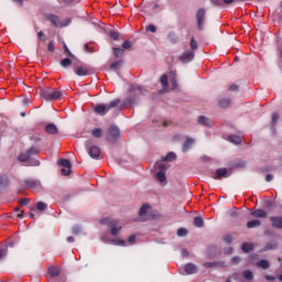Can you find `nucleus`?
Returning a JSON list of instances; mask_svg holds the SVG:
<instances>
[{
	"mask_svg": "<svg viewBox=\"0 0 282 282\" xmlns=\"http://www.w3.org/2000/svg\"><path fill=\"white\" fill-rule=\"evenodd\" d=\"M24 184L26 186V188H39L41 186V182L34 180V178H28L26 181H24Z\"/></svg>",
	"mask_w": 282,
	"mask_h": 282,
	"instance_id": "nucleus-12",
	"label": "nucleus"
},
{
	"mask_svg": "<svg viewBox=\"0 0 282 282\" xmlns=\"http://www.w3.org/2000/svg\"><path fill=\"white\" fill-rule=\"evenodd\" d=\"M91 135L94 138H102V129L100 128H95L93 131H91Z\"/></svg>",
	"mask_w": 282,
	"mask_h": 282,
	"instance_id": "nucleus-33",
	"label": "nucleus"
},
{
	"mask_svg": "<svg viewBox=\"0 0 282 282\" xmlns=\"http://www.w3.org/2000/svg\"><path fill=\"white\" fill-rule=\"evenodd\" d=\"M8 184H9L8 175L6 174L0 175V192L6 191V188H8Z\"/></svg>",
	"mask_w": 282,
	"mask_h": 282,
	"instance_id": "nucleus-15",
	"label": "nucleus"
},
{
	"mask_svg": "<svg viewBox=\"0 0 282 282\" xmlns=\"http://www.w3.org/2000/svg\"><path fill=\"white\" fill-rule=\"evenodd\" d=\"M170 83L173 89H177V75L175 72H170Z\"/></svg>",
	"mask_w": 282,
	"mask_h": 282,
	"instance_id": "nucleus-18",
	"label": "nucleus"
},
{
	"mask_svg": "<svg viewBox=\"0 0 282 282\" xmlns=\"http://www.w3.org/2000/svg\"><path fill=\"white\" fill-rule=\"evenodd\" d=\"M250 216L253 217V219H267L268 212L264 209H253L250 212Z\"/></svg>",
	"mask_w": 282,
	"mask_h": 282,
	"instance_id": "nucleus-8",
	"label": "nucleus"
},
{
	"mask_svg": "<svg viewBox=\"0 0 282 282\" xmlns=\"http://www.w3.org/2000/svg\"><path fill=\"white\" fill-rule=\"evenodd\" d=\"M257 265L258 268H262V270H268V268H270V262H268V260H260Z\"/></svg>",
	"mask_w": 282,
	"mask_h": 282,
	"instance_id": "nucleus-28",
	"label": "nucleus"
},
{
	"mask_svg": "<svg viewBox=\"0 0 282 282\" xmlns=\"http://www.w3.org/2000/svg\"><path fill=\"white\" fill-rule=\"evenodd\" d=\"M198 123L204 127H210V119H208V117L200 116L198 117Z\"/></svg>",
	"mask_w": 282,
	"mask_h": 282,
	"instance_id": "nucleus-23",
	"label": "nucleus"
},
{
	"mask_svg": "<svg viewBox=\"0 0 282 282\" xmlns=\"http://www.w3.org/2000/svg\"><path fill=\"white\" fill-rule=\"evenodd\" d=\"M272 180H274V176H272V174H267L265 182H272Z\"/></svg>",
	"mask_w": 282,
	"mask_h": 282,
	"instance_id": "nucleus-60",
	"label": "nucleus"
},
{
	"mask_svg": "<svg viewBox=\"0 0 282 282\" xmlns=\"http://www.w3.org/2000/svg\"><path fill=\"white\" fill-rule=\"evenodd\" d=\"M112 51L115 52L116 58H118V56H122V54H124V50L120 48V47H112Z\"/></svg>",
	"mask_w": 282,
	"mask_h": 282,
	"instance_id": "nucleus-38",
	"label": "nucleus"
},
{
	"mask_svg": "<svg viewBox=\"0 0 282 282\" xmlns=\"http://www.w3.org/2000/svg\"><path fill=\"white\" fill-rule=\"evenodd\" d=\"M216 176L218 180H221V177H228V170L226 167L216 170Z\"/></svg>",
	"mask_w": 282,
	"mask_h": 282,
	"instance_id": "nucleus-17",
	"label": "nucleus"
},
{
	"mask_svg": "<svg viewBox=\"0 0 282 282\" xmlns=\"http://www.w3.org/2000/svg\"><path fill=\"white\" fill-rule=\"evenodd\" d=\"M88 155L93 158V160H102V152L98 145H91L88 149Z\"/></svg>",
	"mask_w": 282,
	"mask_h": 282,
	"instance_id": "nucleus-7",
	"label": "nucleus"
},
{
	"mask_svg": "<svg viewBox=\"0 0 282 282\" xmlns=\"http://www.w3.org/2000/svg\"><path fill=\"white\" fill-rule=\"evenodd\" d=\"M155 170L159 171L160 173H166V165L162 162H156Z\"/></svg>",
	"mask_w": 282,
	"mask_h": 282,
	"instance_id": "nucleus-26",
	"label": "nucleus"
},
{
	"mask_svg": "<svg viewBox=\"0 0 282 282\" xmlns=\"http://www.w3.org/2000/svg\"><path fill=\"white\" fill-rule=\"evenodd\" d=\"M241 249L243 252H252L253 247H252V243L245 242V243H242Z\"/></svg>",
	"mask_w": 282,
	"mask_h": 282,
	"instance_id": "nucleus-31",
	"label": "nucleus"
},
{
	"mask_svg": "<svg viewBox=\"0 0 282 282\" xmlns=\"http://www.w3.org/2000/svg\"><path fill=\"white\" fill-rule=\"evenodd\" d=\"M195 228H204V219L199 216L194 218Z\"/></svg>",
	"mask_w": 282,
	"mask_h": 282,
	"instance_id": "nucleus-24",
	"label": "nucleus"
},
{
	"mask_svg": "<svg viewBox=\"0 0 282 282\" xmlns=\"http://www.w3.org/2000/svg\"><path fill=\"white\" fill-rule=\"evenodd\" d=\"M78 232H80V227L78 226L73 227V235H78Z\"/></svg>",
	"mask_w": 282,
	"mask_h": 282,
	"instance_id": "nucleus-57",
	"label": "nucleus"
},
{
	"mask_svg": "<svg viewBox=\"0 0 282 282\" xmlns=\"http://www.w3.org/2000/svg\"><path fill=\"white\" fill-rule=\"evenodd\" d=\"M128 243H135V235H131L130 237H128Z\"/></svg>",
	"mask_w": 282,
	"mask_h": 282,
	"instance_id": "nucleus-53",
	"label": "nucleus"
},
{
	"mask_svg": "<svg viewBox=\"0 0 282 282\" xmlns=\"http://www.w3.org/2000/svg\"><path fill=\"white\" fill-rule=\"evenodd\" d=\"M37 37H39L41 41H45V34L43 33V31L37 32Z\"/></svg>",
	"mask_w": 282,
	"mask_h": 282,
	"instance_id": "nucleus-55",
	"label": "nucleus"
},
{
	"mask_svg": "<svg viewBox=\"0 0 282 282\" xmlns=\"http://www.w3.org/2000/svg\"><path fill=\"white\" fill-rule=\"evenodd\" d=\"M173 160H177V154H175V152H169V153L162 159V162H173Z\"/></svg>",
	"mask_w": 282,
	"mask_h": 282,
	"instance_id": "nucleus-19",
	"label": "nucleus"
},
{
	"mask_svg": "<svg viewBox=\"0 0 282 282\" xmlns=\"http://www.w3.org/2000/svg\"><path fill=\"white\" fill-rule=\"evenodd\" d=\"M46 21H48L53 28H67V25L72 24V19L67 18L65 21H62L58 15L52 13L46 14Z\"/></svg>",
	"mask_w": 282,
	"mask_h": 282,
	"instance_id": "nucleus-3",
	"label": "nucleus"
},
{
	"mask_svg": "<svg viewBox=\"0 0 282 282\" xmlns=\"http://www.w3.org/2000/svg\"><path fill=\"white\" fill-rule=\"evenodd\" d=\"M30 153H21L19 156H18V160L19 162H28V160H30Z\"/></svg>",
	"mask_w": 282,
	"mask_h": 282,
	"instance_id": "nucleus-34",
	"label": "nucleus"
},
{
	"mask_svg": "<svg viewBox=\"0 0 282 282\" xmlns=\"http://www.w3.org/2000/svg\"><path fill=\"white\" fill-rule=\"evenodd\" d=\"M225 6H230V3H235V0H223Z\"/></svg>",
	"mask_w": 282,
	"mask_h": 282,
	"instance_id": "nucleus-63",
	"label": "nucleus"
},
{
	"mask_svg": "<svg viewBox=\"0 0 282 282\" xmlns=\"http://www.w3.org/2000/svg\"><path fill=\"white\" fill-rule=\"evenodd\" d=\"M62 174H64L65 176L72 175V169L63 167L62 169Z\"/></svg>",
	"mask_w": 282,
	"mask_h": 282,
	"instance_id": "nucleus-49",
	"label": "nucleus"
},
{
	"mask_svg": "<svg viewBox=\"0 0 282 282\" xmlns=\"http://www.w3.org/2000/svg\"><path fill=\"white\" fill-rule=\"evenodd\" d=\"M212 3L214 6H223L224 4V2L221 0H212Z\"/></svg>",
	"mask_w": 282,
	"mask_h": 282,
	"instance_id": "nucleus-58",
	"label": "nucleus"
},
{
	"mask_svg": "<svg viewBox=\"0 0 282 282\" xmlns=\"http://www.w3.org/2000/svg\"><path fill=\"white\" fill-rule=\"evenodd\" d=\"M74 72L77 76H89V74H91V69L87 66H78Z\"/></svg>",
	"mask_w": 282,
	"mask_h": 282,
	"instance_id": "nucleus-10",
	"label": "nucleus"
},
{
	"mask_svg": "<svg viewBox=\"0 0 282 282\" xmlns=\"http://www.w3.org/2000/svg\"><path fill=\"white\" fill-rule=\"evenodd\" d=\"M156 180L159 182H165L166 181V172H158L156 173Z\"/></svg>",
	"mask_w": 282,
	"mask_h": 282,
	"instance_id": "nucleus-36",
	"label": "nucleus"
},
{
	"mask_svg": "<svg viewBox=\"0 0 282 282\" xmlns=\"http://www.w3.org/2000/svg\"><path fill=\"white\" fill-rule=\"evenodd\" d=\"M242 276L247 280V281H252V279H254V275L252 274V271L247 270L242 273Z\"/></svg>",
	"mask_w": 282,
	"mask_h": 282,
	"instance_id": "nucleus-35",
	"label": "nucleus"
},
{
	"mask_svg": "<svg viewBox=\"0 0 282 282\" xmlns=\"http://www.w3.org/2000/svg\"><path fill=\"white\" fill-rule=\"evenodd\" d=\"M182 257H188V250L183 249L182 250Z\"/></svg>",
	"mask_w": 282,
	"mask_h": 282,
	"instance_id": "nucleus-64",
	"label": "nucleus"
},
{
	"mask_svg": "<svg viewBox=\"0 0 282 282\" xmlns=\"http://www.w3.org/2000/svg\"><path fill=\"white\" fill-rule=\"evenodd\" d=\"M229 91H238L239 90V86H237V84H232L229 86Z\"/></svg>",
	"mask_w": 282,
	"mask_h": 282,
	"instance_id": "nucleus-52",
	"label": "nucleus"
},
{
	"mask_svg": "<svg viewBox=\"0 0 282 282\" xmlns=\"http://www.w3.org/2000/svg\"><path fill=\"white\" fill-rule=\"evenodd\" d=\"M147 32H152V34H155L158 32V28L155 25L150 24L145 28Z\"/></svg>",
	"mask_w": 282,
	"mask_h": 282,
	"instance_id": "nucleus-46",
	"label": "nucleus"
},
{
	"mask_svg": "<svg viewBox=\"0 0 282 282\" xmlns=\"http://www.w3.org/2000/svg\"><path fill=\"white\" fill-rule=\"evenodd\" d=\"M61 65H62V67L67 68V67L72 66V59L64 58L61 61Z\"/></svg>",
	"mask_w": 282,
	"mask_h": 282,
	"instance_id": "nucleus-39",
	"label": "nucleus"
},
{
	"mask_svg": "<svg viewBox=\"0 0 282 282\" xmlns=\"http://www.w3.org/2000/svg\"><path fill=\"white\" fill-rule=\"evenodd\" d=\"M188 235V231L185 228H180L177 230V236L178 237H186Z\"/></svg>",
	"mask_w": 282,
	"mask_h": 282,
	"instance_id": "nucleus-45",
	"label": "nucleus"
},
{
	"mask_svg": "<svg viewBox=\"0 0 282 282\" xmlns=\"http://www.w3.org/2000/svg\"><path fill=\"white\" fill-rule=\"evenodd\" d=\"M45 132L48 135H58V127L54 123H48L45 126Z\"/></svg>",
	"mask_w": 282,
	"mask_h": 282,
	"instance_id": "nucleus-11",
	"label": "nucleus"
},
{
	"mask_svg": "<svg viewBox=\"0 0 282 282\" xmlns=\"http://www.w3.org/2000/svg\"><path fill=\"white\" fill-rule=\"evenodd\" d=\"M41 165V161L39 160H33L30 164V166H40Z\"/></svg>",
	"mask_w": 282,
	"mask_h": 282,
	"instance_id": "nucleus-56",
	"label": "nucleus"
},
{
	"mask_svg": "<svg viewBox=\"0 0 282 282\" xmlns=\"http://www.w3.org/2000/svg\"><path fill=\"white\" fill-rule=\"evenodd\" d=\"M246 228H248V230H252L253 228H261V220H259L258 218L251 219L247 221Z\"/></svg>",
	"mask_w": 282,
	"mask_h": 282,
	"instance_id": "nucleus-13",
	"label": "nucleus"
},
{
	"mask_svg": "<svg viewBox=\"0 0 282 282\" xmlns=\"http://www.w3.org/2000/svg\"><path fill=\"white\" fill-rule=\"evenodd\" d=\"M26 153H29V156L32 158V155H39V149L37 148H30Z\"/></svg>",
	"mask_w": 282,
	"mask_h": 282,
	"instance_id": "nucleus-40",
	"label": "nucleus"
},
{
	"mask_svg": "<svg viewBox=\"0 0 282 282\" xmlns=\"http://www.w3.org/2000/svg\"><path fill=\"white\" fill-rule=\"evenodd\" d=\"M28 204H30V199L29 198H22L20 200V206H28Z\"/></svg>",
	"mask_w": 282,
	"mask_h": 282,
	"instance_id": "nucleus-51",
	"label": "nucleus"
},
{
	"mask_svg": "<svg viewBox=\"0 0 282 282\" xmlns=\"http://www.w3.org/2000/svg\"><path fill=\"white\" fill-rule=\"evenodd\" d=\"M193 58H195V52L193 51H187L180 56L182 63H191Z\"/></svg>",
	"mask_w": 282,
	"mask_h": 282,
	"instance_id": "nucleus-9",
	"label": "nucleus"
},
{
	"mask_svg": "<svg viewBox=\"0 0 282 282\" xmlns=\"http://www.w3.org/2000/svg\"><path fill=\"white\" fill-rule=\"evenodd\" d=\"M123 50H131V42L129 40H126L122 44Z\"/></svg>",
	"mask_w": 282,
	"mask_h": 282,
	"instance_id": "nucleus-47",
	"label": "nucleus"
},
{
	"mask_svg": "<svg viewBox=\"0 0 282 282\" xmlns=\"http://www.w3.org/2000/svg\"><path fill=\"white\" fill-rule=\"evenodd\" d=\"M184 270L186 274H197V265H195L194 263L185 264Z\"/></svg>",
	"mask_w": 282,
	"mask_h": 282,
	"instance_id": "nucleus-14",
	"label": "nucleus"
},
{
	"mask_svg": "<svg viewBox=\"0 0 282 282\" xmlns=\"http://www.w3.org/2000/svg\"><path fill=\"white\" fill-rule=\"evenodd\" d=\"M112 243L115 246H127V241L122 240V239H113Z\"/></svg>",
	"mask_w": 282,
	"mask_h": 282,
	"instance_id": "nucleus-43",
	"label": "nucleus"
},
{
	"mask_svg": "<svg viewBox=\"0 0 282 282\" xmlns=\"http://www.w3.org/2000/svg\"><path fill=\"white\" fill-rule=\"evenodd\" d=\"M109 36L112 39V41H118V39H120V34L116 31H110Z\"/></svg>",
	"mask_w": 282,
	"mask_h": 282,
	"instance_id": "nucleus-42",
	"label": "nucleus"
},
{
	"mask_svg": "<svg viewBox=\"0 0 282 282\" xmlns=\"http://www.w3.org/2000/svg\"><path fill=\"white\" fill-rule=\"evenodd\" d=\"M35 208L40 210V213H43L44 210H47V204L44 202H37Z\"/></svg>",
	"mask_w": 282,
	"mask_h": 282,
	"instance_id": "nucleus-27",
	"label": "nucleus"
},
{
	"mask_svg": "<svg viewBox=\"0 0 282 282\" xmlns=\"http://www.w3.org/2000/svg\"><path fill=\"white\" fill-rule=\"evenodd\" d=\"M192 144H195V140L192 138H186L184 144H183V153H186V151H188L192 147Z\"/></svg>",
	"mask_w": 282,
	"mask_h": 282,
	"instance_id": "nucleus-16",
	"label": "nucleus"
},
{
	"mask_svg": "<svg viewBox=\"0 0 282 282\" xmlns=\"http://www.w3.org/2000/svg\"><path fill=\"white\" fill-rule=\"evenodd\" d=\"M105 224L108 225L109 228H111L110 235L112 237H118V235L120 234V231L122 230V226H118V220H109L106 219Z\"/></svg>",
	"mask_w": 282,
	"mask_h": 282,
	"instance_id": "nucleus-5",
	"label": "nucleus"
},
{
	"mask_svg": "<svg viewBox=\"0 0 282 282\" xmlns=\"http://www.w3.org/2000/svg\"><path fill=\"white\" fill-rule=\"evenodd\" d=\"M58 164L59 166H63V169H72V162L67 159H61Z\"/></svg>",
	"mask_w": 282,
	"mask_h": 282,
	"instance_id": "nucleus-22",
	"label": "nucleus"
},
{
	"mask_svg": "<svg viewBox=\"0 0 282 282\" xmlns=\"http://www.w3.org/2000/svg\"><path fill=\"white\" fill-rule=\"evenodd\" d=\"M118 138H120V128L118 126H111L107 132V141L117 142Z\"/></svg>",
	"mask_w": 282,
	"mask_h": 282,
	"instance_id": "nucleus-4",
	"label": "nucleus"
},
{
	"mask_svg": "<svg viewBox=\"0 0 282 282\" xmlns=\"http://www.w3.org/2000/svg\"><path fill=\"white\" fill-rule=\"evenodd\" d=\"M120 67H122V59L113 62L112 64H110V69L112 70H117L120 69Z\"/></svg>",
	"mask_w": 282,
	"mask_h": 282,
	"instance_id": "nucleus-32",
	"label": "nucleus"
},
{
	"mask_svg": "<svg viewBox=\"0 0 282 282\" xmlns=\"http://www.w3.org/2000/svg\"><path fill=\"white\" fill-rule=\"evenodd\" d=\"M120 105V99H115L107 105L99 104L95 106L94 111L98 113V116H107L111 109H116V107Z\"/></svg>",
	"mask_w": 282,
	"mask_h": 282,
	"instance_id": "nucleus-2",
	"label": "nucleus"
},
{
	"mask_svg": "<svg viewBox=\"0 0 282 282\" xmlns=\"http://www.w3.org/2000/svg\"><path fill=\"white\" fill-rule=\"evenodd\" d=\"M271 120H272V124L274 127V124H276V122H279V113H273Z\"/></svg>",
	"mask_w": 282,
	"mask_h": 282,
	"instance_id": "nucleus-48",
	"label": "nucleus"
},
{
	"mask_svg": "<svg viewBox=\"0 0 282 282\" xmlns=\"http://www.w3.org/2000/svg\"><path fill=\"white\" fill-rule=\"evenodd\" d=\"M47 50H48V52H54V41H51L50 43H48V46H47Z\"/></svg>",
	"mask_w": 282,
	"mask_h": 282,
	"instance_id": "nucleus-54",
	"label": "nucleus"
},
{
	"mask_svg": "<svg viewBox=\"0 0 282 282\" xmlns=\"http://www.w3.org/2000/svg\"><path fill=\"white\" fill-rule=\"evenodd\" d=\"M64 53L66 54V56H74V54H72V51H69V47H67V44H64Z\"/></svg>",
	"mask_w": 282,
	"mask_h": 282,
	"instance_id": "nucleus-50",
	"label": "nucleus"
},
{
	"mask_svg": "<svg viewBox=\"0 0 282 282\" xmlns=\"http://www.w3.org/2000/svg\"><path fill=\"white\" fill-rule=\"evenodd\" d=\"M160 83H161L163 89H169V75L167 74L162 75Z\"/></svg>",
	"mask_w": 282,
	"mask_h": 282,
	"instance_id": "nucleus-21",
	"label": "nucleus"
},
{
	"mask_svg": "<svg viewBox=\"0 0 282 282\" xmlns=\"http://www.w3.org/2000/svg\"><path fill=\"white\" fill-rule=\"evenodd\" d=\"M214 265H215V262H206L204 264V268H214Z\"/></svg>",
	"mask_w": 282,
	"mask_h": 282,
	"instance_id": "nucleus-61",
	"label": "nucleus"
},
{
	"mask_svg": "<svg viewBox=\"0 0 282 282\" xmlns=\"http://www.w3.org/2000/svg\"><path fill=\"white\" fill-rule=\"evenodd\" d=\"M130 91H139V94H142L143 89H142V86L140 85H131Z\"/></svg>",
	"mask_w": 282,
	"mask_h": 282,
	"instance_id": "nucleus-41",
	"label": "nucleus"
},
{
	"mask_svg": "<svg viewBox=\"0 0 282 282\" xmlns=\"http://www.w3.org/2000/svg\"><path fill=\"white\" fill-rule=\"evenodd\" d=\"M151 208V206L149 204H144L141 206L140 210H139V216L140 217H144V215H147L148 210Z\"/></svg>",
	"mask_w": 282,
	"mask_h": 282,
	"instance_id": "nucleus-25",
	"label": "nucleus"
},
{
	"mask_svg": "<svg viewBox=\"0 0 282 282\" xmlns=\"http://www.w3.org/2000/svg\"><path fill=\"white\" fill-rule=\"evenodd\" d=\"M189 45H191L192 52H195V50H197L199 47V45L197 44V41L195 40V37L191 39Z\"/></svg>",
	"mask_w": 282,
	"mask_h": 282,
	"instance_id": "nucleus-37",
	"label": "nucleus"
},
{
	"mask_svg": "<svg viewBox=\"0 0 282 282\" xmlns=\"http://www.w3.org/2000/svg\"><path fill=\"white\" fill-rule=\"evenodd\" d=\"M218 107H220L221 109H226L228 107H230V99L229 98H223L218 101Z\"/></svg>",
	"mask_w": 282,
	"mask_h": 282,
	"instance_id": "nucleus-20",
	"label": "nucleus"
},
{
	"mask_svg": "<svg viewBox=\"0 0 282 282\" xmlns=\"http://www.w3.org/2000/svg\"><path fill=\"white\" fill-rule=\"evenodd\" d=\"M48 274H50L51 276H58V275L61 274V271H59L58 268H56V267H51V268L48 269Z\"/></svg>",
	"mask_w": 282,
	"mask_h": 282,
	"instance_id": "nucleus-29",
	"label": "nucleus"
},
{
	"mask_svg": "<svg viewBox=\"0 0 282 282\" xmlns=\"http://www.w3.org/2000/svg\"><path fill=\"white\" fill-rule=\"evenodd\" d=\"M40 96L43 100H46V102H53L54 100H58V98L63 96V93L59 90H52V88H42L40 89Z\"/></svg>",
	"mask_w": 282,
	"mask_h": 282,
	"instance_id": "nucleus-1",
	"label": "nucleus"
},
{
	"mask_svg": "<svg viewBox=\"0 0 282 282\" xmlns=\"http://www.w3.org/2000/svg\"><path fill=\"white\" fill-rule=\"evenodd\" d=\"M229 142H232V144H241V138L239 135H229Z\"/></svg>",
	"mask_w": 282,
	"mask_h": 282,
	"instance_id": "nucleus-30",
	"label": "nucleus"
},
{
	"mask_svg": "<svg viewBox=\"0 0 282 282\" xmlns=\"http://www.w3.org/2000/svg\"><path fill=\"white\" fill-rule=\"evenodd\" d=\"M231 261H232V263H234L235 265H237V263H239V262L241 261V259H239V257H234V258L231 259Z\"/></svg>",
	"mask_w": 282,
	"mask_h": 282,
	"instance_id": "nucleus-59",
	"label": "nucleus"
},
{
	"mask_svg": "<svg viewBox=\"0 0 282 282\" xmlns=\"http://www.w3.org/2000/svg\"><path fill=\"white\" fill-rule=\"evenodd\" d=\"M169 41H171V43H177V35H175L174 32H171L167 36Z\"/></svg>",
	"mask_w": 282,
	"mask_h": 282,
	"instance_id": "nucleus-44",
	"label": "nucleus"
},
{
	"mask_svg": "<svg viewBox=\"0 0 282 282\" xmlns=\"http://www.w3.org/2000/svg\"><path fill=\"white\" fill-rule=\"evenodd\" d=\"M206 19V10L205 9H198L196 13V21H197V28L198 30H204V21Z\"/></svg>",
	"mask_w": 282,
	"mask_h": 282,
	"instance_id": "nucleus-6",
	"label": "nucleus"
},
{
	"mask_svg": "<svg viewBox=\"0 0 282 282\" xmlns=\"http://www.w3.org/2000/svg\"><path fill=\"white\" fill-rule=\"evenodd\" d=\"M126 105H133V99H131V97H128L126 99Z\"/></svg>",
	"mask_w": 282,
	"mask_h": 282,
	"instance_id": "nucleus-62",
	"label": "nucleus"
}]
</instances>
